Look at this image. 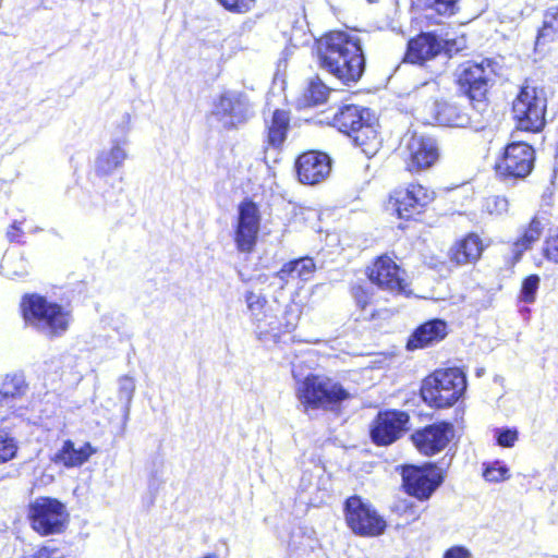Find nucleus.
Returning a JSON list of instances; mask_svg holds the SVG:
<instances>
[{"mask_svg": "<svg viewBox=\"0 0 558 558\" xmlns=\"http://www.w3.org/2000/svg\"><path fill=\"white\" fill-rule=\"evenodd\" d=\"M245 301L247 304V308L251 312L252 316L256 320L257 329L259 330V333L268 332V331H276L278 328L275 326L274 322H270L268 324V328H266L262 319L258 318V315L260 314L262 310L264 308L266 304V299L262 296L260 294H256L253 291H248L245 294Z\"/></svg>", "mask_w": 558, "mask_h": 558, "instance_id": "obj_30", "label": "nucleus"}, {"mask_svg": "<svg viewBox=\"0 0 558 558\" xmlns=\"http://www.w3.org/2000/svg\"><path fill=\"white\" fill-rule=\"evenodd\" d=\"M31 558H64V554L60 548L49 545L36 550Z\"/></svg>", "mask_w": 558, "mask_h": 558, "instance_id": "obj_43", "label": "nucleus"}, {"mask_svg": "<svg viewBox=\"0 0 558 558\" xmlns=\"http://www.w3.org/2000/svg\"><path fill=\"white\" fill-rule=\"evenodd\" d=\"M410 416L399 410L379 412L371 426V438L378 446H389L409 429Z\"/></svg>", "mask_w": 558, "mask_h": 558, "instance_id": "obj_11", "label": "nucleus"}, {"mask_svg": "<svg viewBox=\"0 0 558 558\" xmlns=\"http://www.w3.org/2000/svg\"><path fill=\"white\" fill-rule=\"evenodd\" d=\"M291 266V270L293 271L294 279H300L303 281H307L312 278L313 274L316 270V265L311 257H302L299 259H294L289 262Z\"/></svg>", "mask_w": 558, "mask_h": 558, "instance_id": "obj_35", "label": "nucleus"}, {"mask_svg": "<svg viewBox=\"0 0 558 558\" xmlns=\"http://www.w3.org/2000/svg\"><path fill=\"white\" fill-rule=\"evenodd\" d=\"M260 216L258 207L252 201L239 205L238 221L234 231V242L241 253H251L257 241Z\"/></svg>", "mask_w": 558, "mask_h": 558, "instance_id": "obj_12", "label": "nucleus"}, {"mask_svg": "<svg viewBox=\"0 0 558 558\" xmlns=\"http://www.w3.org/2000/svg\"><path fill=\"white\" fill-rule=\"evenodd\" d=\"M367 276L371 282L390 292L403 293L408 287L405 271L388 255L379 256L367 268Z\"/></svg>", "mask_w": 558, "mask_h": 558, "instance_id": "obj_13", "label": "nucleus"}, {"mask_svg": "<svg viewBox=\"0 0 558 558\" xmlns=\"http://www.w3.org/2000/svg\"><path fill=\"white\" fill-rule=\"evenodd\" d=\"M289 116L283 110H276L272 114L271 122L267 131V145L272 148H279L287 136L289 129Z\"/></svg>", "mask_w": 558, "mask_h": 558, "instance_id": "obj_27", "label": "nucleus"}, {"mask_svg": "<svg viewBox=\"0 0 558 558\" xmlns=\"http://www.w3.org/2000/svg\"><path fill=\"white\" fill-rule=\"evenodd\" d=\"M558 34V7H550L544 14L543 26L537 35V44L551 40Z\"/></svg>", "mask_w": 558, "mask_h": 558, "instance_id": "obj_31", "label": "nucleus"}, {"mask_svg": "<svg viewBox=\"0 0 558 558\" xmlns=\"http://www.w3.org/2000/svg\"><path fill=\"white\" fill-rule=\"evenodd\" d=\"M276 277L282 282V287L289 282L290 279H294L293 271L291 270L290 263L284 264L281 269L276 274Z\"/></svg>", "mask_w": 558, "mask_h": 558, "instance_id": "obj_46", "label": "nucleus"}, {"mask_svg": "<svg viewBox=\"0 0 558 558\" xmlns=\"http://www.w3.org/2000/svg\"><path fill=\"white\" fill-rule=\"evenodd\" d=\"M393 199L398 216L410 219L433 202L434 192L421 184H410L404 191L396 192Z\"/></svg>", "mask_w": 558, "mask_h": 558, "instance_id": "obj_18", "label": "nucleus"}, {"mask_svg": "<svg viewBox=\"0 0 558 558\" xmlns=\"http://www.w3.org/2000/svg\"><path fill=\"white\" fill-rule=\"evenodd\" d=\"M442 558H472V554L464 546H452L445 551Z\"/></svg>", "mask_w": 558, "mask_h": 558, "instance_id": "obj_45", "label": "nucleus"}, {"mask_svg": "<svg viewBox=\"0 0 558 558\" xmlns=\"http://www.w3.org/2000/svg\"><path fill=\"white\" fill-rule=\"evenodd\" d=\"M483 476L487 482L500 483L510 477V471L504 462L494 461L486 465Z\"/></svg>", "mask_w": 558, "mask_h": 558, "instance_id": "obj_36", "label": "nucleus"}, {"mask_svg": "<svg viewBox=\"0 0 558 558\" xmlns=\"http://www.w3.org/2000/svg\"><path fill=\"white\" fill-rule=\"evenodd\" d=\"M305 476H306V474L304 473V475H303V477H302V486H303V488H304V489L306 488V487L303 485V483H304V481H305Z\"/></svg>", "mask_w": 558, "mask_h": 558, "instance_id": "obj_51", "label": "nucleus"}, {"mask_svg": "<svg viewBox=\"0 0 558 558\" xmlns=\"http://www.w3.org/2000/svg\"><path fill=\"white\" fill-rule=\"evenodd\" d=\"M422 110V119L427 124L465 128L470 123L469 116L459 107L436 98L426 101Z\"/></svg>", "mask_w": 558, "mask_h": 558, "instance_id": "obj_16", "label": "nucleus"}, {"mask_svg": "<svg viewBox=\"0 0 558 558\" xmlns=\"http://www.w3.org/2000/svg\"><path fill=\"white\" fill-rule=\"evenodd\" d=\"M96 452L97 449L89 442H84L82 446L75 447V444L68 439L63 441L61 448L54 453L52 461L68 469L78 468L87 462Z\"/></svg>", "mask_w": 558, "mask_h": 558, "instance_id": "obj_22", "label": "nucleus"}, {"mask_svg": "<svg viewBox=\"0 0 558 558\" xmlns=\"http://www.w3.org/2000/svg\"><path fill=\"white\" fill-rule=\"evenodd\" d=\"M295 325H296L295 323L288 322L286 325L284 331H287V332L292 331L295 328Z\"/></svg>", "mask_w": 558, "mask_h": 558, "instance_id": "obj_49", "label": "nucleus"}, {"mask_svg": "<svg viewBox=\"0 0 558 558\" xmlns=\"http://www.w3.org/2000/svg\"><path fill=\"white\" fill-rule=\"evenodd\" d=\"M547 99L545 92L535 86L524 85L512 104L518 128L529 132H539L545 126Z\"/></svg>", "mask_w": 558, "mask_h": 558, "instance_id": "obj_5", "label": "nucleus"}, {"mask_svg": "<svg viewBox=\"0 0 558 558\" xmlns=\"http://www.w3.org/2000/svg\"><path fill=\"white\" fill-rule=\"evenodd\" d=\"M329 92L330 88L319 77H316L311 80L304 96L308 104L319 105L327 99Z\"/></svg>", "mask_w": 558, "mask_h": 558, "instance_id": "obj_34", "label": "nucleus"}, {"mask_svg": "<svg viewBox=\"0 0 558 558\" xmlns=\"http://www.w3.org/2000/svg\"><path fill=\"white\" fill-rule=\"evenodd\" d=\"M402 480L405 492L421 500L428 499L442 482V477L434 466L427 469L407 466L403 469Z\"/></svg>", "mask_w": 558, "mask_h": 558, "instance_id": "obj_15", "label": "nucleus"}, {"mask_svg": "<svg viewBox=\"0 0 558 558\" xmlns=\"http://www.w3.org/2000/svg\"><path fill=\"white\" fill-rule=\"evenodd\" d=\"M405 149L408 151L410 171H420L432 167L438 159V147L432 137L412 134L407 138Z\"/></svg>", "mask_w": 558, "mask_h": 558, "instance_id": "obj_17", "label": "nucleus"}, {"mask_svg": "<svg viewBox=\"0 0 558 558\" xmlns=\"http://www.w3.org/2000/svg\"><path fill=\"white\" fill-rule=\"evenodd\" d=\"M453 433L451 423H435L415 430L411 435V440L420 453L430 457L447 447Z\"/></svg>", "mask_w": 558, "mask_h": 558, "instance_id": "obj_14", "label": "nucleus"}, {"mask_svg": "<svg viewBox=\"0 0 558 558\" xmlns=\"http://www.w3.org/2000/svg\"><path fill=\"white\" fill-rule=\"evenodd\" d=\"M296 395L305 408L325 410L333 409L349 398V392L340 384L318 375L307 376L301 381Z\"/></svg>", "mask_w": 558, "mask_h": 558, "instance_id": "obj_4", "label": "nucleus"}, {"mask_svg": "<svg viewBox=\"0 0 558 558\" xmlns=\"http://www.w3.org/2000/svg\"><path fill=\"white\" fill-rule=\"evenodd\" d=\"M16 445L8 434L0 432V463H4L15 457Z\"/></svg>", "mask_w": 558, "mask_h": 558, "instance_id": "obj_40", "label": "nucleus"}, {"mask_svg": "<svg viewBox=\"0 0 558 558\" xmlns=\"http://www.w3.org/2000/svg\"><path fill=\"white\" fill-rule=\"evenodd\" d=\"M299 180L304 184L314 185L325 180L330 172V159L326 154L308 151L296 160Z\"/></svg>", "mask_w": 558, "mask_h": 558, "instance_id": "obj_19", "label": "nucleus"}, {"mask_svg": "<svg viewBox=\"0 0 558 558\" xmlns=\"http://www.w3.org/2000/svg\"><path fill=\"white\" fill-rule=\"evenodd\" d=\"M444 41L433 33H422L408 44L405 59L411 63H423L439 54Z\"/></svg>", "mask_w": 558, "mask_h": 558, "instance_id": "obj_20", "label": "nucleus"}, {"mask_svg": "<svg viewBox=\"0 0 558 558\" xmlns=\"http://www.w3.org/2000/svg\"><path fill=\"white\" fill-rule=\"evenodd\" d=\"M202 558H217V556L215 554H208V555H205Z\"/></svg>", "mask_w": 558, "mask_h": 558, "instance_id": "obj_50", "label": "nucleus"}, {"mask_svg": "<svg viewBox=\"0 0 558 558\" xmlns=\"http://www.w3.org/2000/svg\"><path fill=\"white\" fill-rule=\"evenodd\" d=\"M26 384L21 374L7 375L0 384V396L3 398H16L25 393Z\"/></svg>", "mask_w": 558, "mask_h": 558, "instance_id": "obj_32", "label": "nucleus"}, {"mask_svg": "<svg viewBox=\"0 0 558 558\" xmlns=\"http://www.w3.org/2000/svg\"><path fill=\"white\" fill-rule=\"evenodd\" d=\"M535 153L532 146L524 142H514L505 148L501 159L496 165V171L504 178L523 179L533 169Z\"/></svg>", "mask_w": 558, "mask_h": 558, "instance_id": "obj_9", "label": "nucleus"}, {"mask_svg": "<svg viewBox=\"0 0 558 558\" xmlns=\"http://www.w3.org/2000/svg\"><path fill=\"white\" fill-rule=\"evenodd\" d=\"M352 295L356 301V304L361 308H365L369 303V294L368 292L361 286H356L352 288Z\"/></svg>", "mask_w": 558, "mask_h": 558, "instance_id": "obj_44", "label": "nucleus"}, {"mask_svg": "<svg viewBox=\"0 0 558 558\" xmlns=\"http://www.w3.org/2000/svg\"><path fill=\"white\" fill-rule=\"evenodd\" d=\"M539 281L541 279L537 275H530L523 280L520 294L522 301L526 303L534 302Z\"/></svg>", "mask_w": 558, "mask_h": 558, "instance_id": "obj_38", "label": "nucleus"}, {"mask_svg": "<svg viewBox=\"0 0 558 558\" xmlns=\"http://www.w3.org/2000/svg\"><path fill=\"white\" fill-rule=\"evenodd\" d=\"M118 398L122 402L123 418L128 421L131 402L135 392V381L130 376H122L119 379Z\"/></svg>", "mask_w": 558, "mask_h": 558, "instance_id": "obj_33", "label": "nucleus"}, {"mask_svg": "<svg viewBox=\"0 0 558 558\" xmlns=\"http://www.w3.org/2000/svg\"><path fill=\"white\" fill-rule=\"evenodd\" d=\"M482 251L483 244L480 236L470 233L450 248L449 258L456 265L471 264L480 258Z\"/></svg>", "mask_w": 558, "mask_h": 558, "instance_id": "obj_25", "label": "nucleus"}, {"mask_svg": "<svg viewBox=\"0 0 558 558\" xmlns=\"http://www.w3.org/2000/svg\"><path fill=\"white\" fill-rule=\"evenodd\" d=\"M20 222L14 221L11 228L7 232V236L11 242L19 241L21 235L23 234V231L20 228Z\"/></svg>", "mask_w": 558, "mask_h": 558, "instance_id": "obj_47", "label": "nucleus"}, {"mask_svg": "<svg viewBox=\"0 0 558 558\" xmlns=\"http://www.w3.org/2000/svg\"><path fill=\"white\" fill-rule=\"evenodd\" d=\"M28 517L32 527L41 535L60 533L68 519L63 504L59 500L40 497L29 505Z\"/></svg>", "mask_w": 558, "mask_h": 558, "instance_id": "obj_8", "label": "nucleus"}, {"mask_svg": "<svg viewBox=\"0 0 558 558\" xmlns=\"http://www.w3.org/2000/svg\"><path fill=\"white\" fill-rule=\"evenodd\" d=\"M320 66L349 85L356 83L365 70V57L357 35L335 31L317 41Z\"/></svg>", "mask_w": 558, "mask_h": 558, "instance_id": "obj_1", "label": "nucleus"}, {"mask_svg": "<svg viewBox=\"0 0 558 558\" xmlns=\"http://www.w3.org/2000/svg\"><path fill=\"white\" fill-rule=\"evenodd\" d=\"M497 444L500 447L511 448L514 446L519 438L517 428H497L495 430Z\"/></svg>", "mask_w": 558, "mask_h": 558, "instance_id": "obj_41", "label": "nucleus"}, {"mask_svg": "<svg viewBox=\"0 0 558 558\" xmlns=\"http://www.w3.org/2000/svg\"><path fill=\"white\" fill-rule=\"evenodd\" d=\"M227 10L238 13L247 12L254 0H217Z\"/></svg>", "mask_w": 558, "mask_h": 558, "instance_id": "obj_42", "label": "nucleus"}, {"mask_svg": "<svg viewBox=\"0 0 558 558\" xmlns=\"http://www.w3.org/2000/svg\"><path fill=\"white\" fill-rule=\"evenodd\" d=\"M435 90H436V84L434 82L425 83L421 87L418 95L423 97V96L434 93Z\"/></svg>", "mask_w": 558, "mask_h": 558, "instance_id": "obj_48", "label": "nucleus"}, {"mask_svg": "<svg viewBox=\"0 0 558 558\" xmlns=\"http://www.w3.org/2000/svg\"><path fill=\"white\" fill-rule=\"evenodd\" d=\"M22 311L25 322L49 338L64 335L72 320L68 310L38 294L25 295Z\"/></svg>", "mask_w": 558, "mask_h": 558, "instance_id": "obj_2", "label": "nucleus"}, {"mask_svg": "<svg viewBox=\"0 0 558 558\" xmlns=\"http://www.w3.org/2000/svg\"><path fill=\"white\" fill-rule=\"evenodd\" d=\"M484 208L490 215L501 216L508 211L509 202L502 196H490L486 198Z\"/></svg>", "mask_w": 558, "mask_h": 558, "instance_id": "obj_39", "label": "nucleus"}, {"mask_svg": "<svg viewBox=\"0 0 558 558\" xmlns=\"http://www.w3.org/2000/svg\"><path fill=\"white\" fill-rule=\"evenodd\" d=\"M344 519L351 531L360 536H379L387 527L385 519L376 509L359 496L345 500Z\"/></svg>", "mask_w": 558, "mask_h": 558, "instance_id": "obj_6", "label": "nucleus"}, {"mask_svg": "<svg viewBox=\"0 0 558 558\" xmlns=\"http://www.w3.org/2000/svg\"><path fill=\"white\" fill-rule=\"evenodd\" d=\"M125 142L113 141L111 146L99 151L95 159V172L99 177L112 174L128 158Z\"/></svg>", "mask_w": 558, "mask_h": 558, "instance_id": "obj_23", "label": "nucleus"}, {"mask_svg": "<svg viewBox=\"0 0 558 558\" xmlns=\"http://www.w3.org/2000/svg\"><path fill=\"white\" fill-rule=\"evenodd\" d=\"M492 74L489 60H483L481 63L466 61L457 70V82L461 92L470 99L481 100L488 89Z\"/></svg>", "mask_w": 558, "mask_h": 558, "instance_id": "obj_10", "label": "nucleus"}, {"mask_svg": "<svg viewBox=\"0 0 558 558\" xmlns=\"http://www.w3.org/2000/svg\"><path fill=\"white\" fill-rule=\"evenodd\" d=\"M544 230V225L534 217L529 227L524 229L523 234L513 243V253L517 258L531 247V245L538 241Z\"/></svg>", "mask_w": 558, "mask_h": 558, "instance_id": "obj_28", "label": "nucleus"}, {"mask_svg": "<svg viewBox=\"0 0 558 558\" xmlns=\"http://www.w3.org/2000/svg\"><path fill=\"white\" fill-rule=\"evenodd\" d=\"M368 2H375L376 0H367Z\"/></svg>", "mask_w": 558, "mask_h": 558, "instance_id": "obj_52", "label": "nucleus"}, {"mask_svg": "<svg viewBox=\"0 0 558 558\" xmlns=\"http://www.w3.org/2000/svg\"><path fill=\"white\" fill-rule=\"evenodd\" d=\"M253 116L252 106L241 93L225 92L213 104L209 118L225 130L238 129Z\"/></svg>", "mask_w": 558, "mask_h": 558, "instance_id": "obj_7", "label": "nucleus"}, {"mask_svg": "<svg viewBox=\"0 0 558 558\" xmlns=\"http://www.w3.org/2000/svg\"><path fill=\"white\" fill-rule=\"evenodd\" d=\"M349 136L352 138L353 143L369 157L374 156L381 145L378 132L374 125L367 122V120L364 121L361 126L356 128V130H354Z\"/></svg>", "mask_w": 558, "mask_h": 558, "instance_id": "obj_26", "label": "nucleus"}, {"mask_svg": "<svg viewBox=\"0 0 558 558\" xmlns=\"http://www.w3.org/2000/svg\"><path fill=\"white\" fill-rule=\"evenodd\" d=\"M1 270L5 277L10 279H19L28 274V265L23 256L5 254L1 263Z\"/></svg>", "mask_w": 558, "mask_h": 558, "instance_id": "obj_29", "label": "nucleus"}, {"mask_svg": "<svg viewBox=\"0 0 558 558\" xmlns=\"http://www.w3.org/2000/svg\"><path fill=\"white\" fill-rule=\"evenodd\" d=\"M465 389V374L460 368H439L423 380L421 396L429 407L446 409L452 407Z\"/></svg>", "mask_w": 558, "mask_h": 558, "instance_id": "obj_3", "label": "nucleus"}, {"mask_svg": "<svg viewBox=\"0 0 558 558\" xmlns=\"http://www.w3.org/2000/svg\"><path fill=\"white\" fill-rule=\"evenodd\" d=\"M427 8L440 15L451 16L459 10L460 0H424Z\"/></svg>", "mask_w": 558, "mask_h": 558, "instance_id": "obj_37", "label": "nucleus"}, {"mask_svg": "<svg viewBox=\"0 0 558 558\" xmlns=\"http://www.w3.org/2000/svg\"><path fill=\"white\" fill-rule=\"evenodd\" d=\"M447 335V325L441 319H433L418 326L408 340L409 350L423 349L442 340Z\"/></svg>", "mask_w": 558, "mask_h": 558, "instance_id": "obj_21", "label": "nucleus"}, {"mask_svg": "<svg viewBox=\"0 0 558 558\" xmlns=\"http://www.w3.org/2000/svg\"><path fill=\"white\" fill-rule=\"evenodd\" d=\"M368 118L369 111L367 109L354 105H345L333 114L330 124L349 136Z\"/></svg>", "mask_w": 558, "mask_h": 558, "instance_id": "obj_24", "label": "nucleus"}]
</instances>
